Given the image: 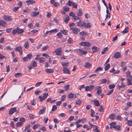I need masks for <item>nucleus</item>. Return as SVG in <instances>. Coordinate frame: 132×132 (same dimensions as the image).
I'll return each mask as SVG.
<instances>
[{
  "label": "nucleus",
  "instance_id": "37",
  "mask_svg": "<svg viewBox=\"0 0 132 132\" xmlns=\"http://www.w3.org/2000/svg\"><path fill=\"white\" fill-rule=\"evenodd\" d=\"M26 2L28 4H32L35 2V1L33 0H28L26 1Z\"/></svg>",
  "mask_w": 132,
  "mask_h": 132
},
{
  "label": "nucleus",
  "instance_id": "62",
  "mask_svg": "<svg viewBox=\"0 0 132 132\" xmlns=\"http://www.w3.org/2000/svg\"><path fill=\"white\" fill-rule=\"evenodd\" d=\"M42 82H39L37 83L35 85V86L36 87L39 86L42 83Z\"/></svg>",
  "mask_w": 132,
  "mask_h": 132
},
{
  "label": "nucleus",
  "instance_id": "12",
  "mask_svg": "<svg viewBox=\"0 0 132 132\" xmlns=\"http://www.w3.org/2000/svg\"><path fill=\"white\" fill-rule=\"evenodd\" d=\"M121 56V53L118 52H117L114 55V57L116 59H118L120 58Z\"/></svg>",
  "mask_w": 132,
  "mask_h": 132
},
{
  "label": "nucleus",
  "instance_id": "22",
  "mask_svg": "<svg viewBox=\"0 0 132 132\" xmlns=\"http://www.w3.org/2000/svg\"><path fill=\"white\" fill-rule=\"evenodd\" d=\"M103 68L101 67H98L94 71L95 72H98L103 70Z\"/></svg>",
  "mask_w": 132,
  "mask_h": 132
},
{
  "label": "nucleus",
  "instance_id": "27",
  "mask_svg": "<svg viewBox=\"0 0 132 132\" xmlns=\"http://www.w3.org/2000/svg\"><path fill=\"white\" fill-rule=\"evenodd\" d=\"M116 125V123L115 122H113L111 123L110 124V128H114L115 127V125Z\"/></svg>",
  "mask_w": 132,
  "mask_h": 132
},
{
  "label": "nucleus",
  "instance_id": "36",
  "mask_svg": "<svg viewBox=\"0 0 132 132\" xmlns=\"http://www.w3.org/2000/svg\"><path fill=\"white\" fill-rule=\"evenodd\" d=\"M22 74L21 73H18L15 75L14 76L16 78H19L20 76H21L22 75Z\"/></svg>",
  "mask_w": 132,
  "mask_h": 132
},
{
  "label": "nucleus",
  "instance_id": "29",
  "mask_svg": "<svg viewBox=\"0 0 132 132\" xmlns=\"http://www.w3.org/2000/svg\"><path fill=\"white\" fill-rule=\"evenodd\" d=\"M128 28L127 27L125 28V29L122 32V34H125L128 32Z\"/></svg>",
  "mask_w": 132,
  "mask_h": 132
},
{
  "label": "nucleus",
  "instance_id": "19",
  "mask_svg": "<svg viewBox=\"0 0 132 132\" xmlns=\"http://www.w3.org/2000/svg\"><path fill=\"white\" fill-rule=\"evenodd\" d=\"M69 20V16H66L64 19V20L65 23H68Z\"/></svg>",
  "mask_w": 132,
  "mask_h": 132
},
{
  "label": "nucleus",
  "instance_id": "16",
  "mask_svg": "<svg viewBox=\"0 0 132 132\" xmlns=\"http://www.w3.org/2000/svg\"><path fill=\"white\" fill-rule=\"evenodd\" d=\"M85 24V22H84L80 21L78 23L77 25L78 26L81 27L82 26H84Z\"/></svg>",
  "mask_w": 132,
  "mask_h": 132
},
{
  "label": "nucleus",
  "instance_id": "21",
  "mask_svg": "<svg viewBox=\"0 0 132 132\" xmlns=\"http://www.w3.org/2000/svg\"><path fill=\"white\" fill-rule=\"evenodd\" d=\"M92 51L93 52H96L98 51L99 50V48L97 47L96 46H93L92 48Z\"/></svg>",
  "mask_w": 132,
  "mask_h": 132
},
{
  "label": "nucleus",
  "instance_id": "1",
  "mask_svg": "<svg viewBox=\"0 0 132 132\" xmlns=\"http://www.w3.org/2000/svg\"><path fill=\"white\" fill-rule=\"evenodd\" d=\"M24 32L23 29L19 28L18 27L14 29L12 31V33L14 35L16 33L20 34Z\"/></svg>",
  "mask_w": 132,
  "mask_h": 132
},
{
  "label": "nucleus",
  "instance_id": "46",
  "mask_svg": "<svg viewBox=\"0 0 132 132\" xmlns=\"http://www.w3.org/2000/svg\"><path fill=\"white\" fill-rule=\"evenodd\" d=\"M73 42L71 38L70 37L67 40V42L68 43H71Z\"/></svg>",
  "mask_w": 132,
  "mask_h": 132
},
{
  "label": "nucleus",
  "instance_id": "25",
  "mask_svg": "<svg viewBox=\"0 0 132 132\" xmlns=\"http://www.w3.org/2000/svg\"><path fill=\"white\" fill-rule=\"evenodd\" d=\"M79 34L81 36H82L83 35L88 36V34L87 32L84 31H82L80 32L79 33Z\"/></svg>",
  "mask_w": 132,
  "mask_h": 132
},
{
  "label": "nucleus",
  "instance_id": "43",
  "mask_svg": "<svg viewBox=\"0 0 132 132\" xmlns=\"http://www.w3.org/2000/svg\"><path fill=\"white\" fill-rule=\"evenodd\" d=\"M61 31L62 32L63 34L65 35H67L68 34V31L67 30H61Z\"/></svg>",
  "mask_w": 132,
  "mask_h": 132
},
{
  "label": "nucleus",
  "instance_id": "35",
  "mask_svg": "<svg viewBox=\"0 0 132 132\" xmlns=\"http://www.w3.org/2000/svg\"><path fill=\"white\" fill-rule=\"evenodd\" d=\"M110 67V65L109 64H107L104 67V69L105 71L108 70Z\"/></svg>",
  "mask_w": 132,
  "mask_h": 132
},
{
  "label": "nucleus",
  "instance_id": "49",
  "mask_svg": "<svg viewBox=\"0 0 132 132\" xmlns=\"http://www.w3.org/2000/svg\"><path fill=\"white\" fill-rule=\"evenodd\" d=\"M29 117L31 119H33L34 118H36V117L34 115H33L31 114H29Z\"/></svg>",
  "mask_w": 132,
  "mask_h": 132
},
{
  "label": "nucleus",
  "instance_id": "13",
  "mask_svg": "<svg viewBox=\"0 0 132 132\" xmlns=\"http://www.w3.org/2000/svg\"><path fill=\"white\" fill-rule=\"evenodd\" d=\"M58 31L57 30V29H52L50 31H47L46 33L47 34H50L52 32H55L56 33Z\"/></svg>",
  "mask_w": 132,
  "mask_h": 132
},
{
  "label": "nucleus",
  "instance_id": "4",
  "mask_svg": "<svg viewBox=\"0 0 132 132\" xmlns=\"http://www.w3.org/2000/svg\"><path fill=\"white\" fill-rule=\"evenodd\" d=\"M96 89L97 90V94L100 95L102 93V90L101 89V87L99 86H97L96 87Z\"/></svg>",
  "mask_w": 132,
  "mask_h": 132
},
{
  "label": "nucleus",
  "instance_id": "20",
  "mask_svg": "<svg viewBox=\"0 0 132 132\" xmlns=\"http://www.w3.org/2000/svg\"><path fill=\"white\" fill-rule=\"evenodd\" d=\"M116 115L114 114H111L109 116V118L111 120H113L115 118Z\"/></svg>",
  "mask_w": 132,
  "mask_h": 132
},
{
  "label": "nucleus",
  "instance_id": "54",
  "mask_svg": "<svg viewBox=\"0 0 132 132\" xmlns=\"http://www.w3.org/2000/svg\"><path fill=\"white\" fill-rule=\"evenodd\" d=\"M95 114V112L92 109H91V113H90V114L91 116L92 117H94V115Z\"/></svg>",
  "mask_w": 132,
  "mask_h": 132
},
{
  "label": "nucleus",
  "instance_id": "40",
  "mask_svg": "<svg viewBox=\"0 0 132 132\" xmlns=\"http://www.w3.org/2000/svg\"><path fill=\"white\" fill-rule=\"evenodd\" d=\"M23 124V123L21 122H20L17 123L16 125L17 127H21Z\"/></svg>",
  "mask_w": 132,
  "mask_h": 132
},
{
  "label": "nucleus",
  "instance_id": "30",
  "mask_svg": "<svg viewBox=\"0 0 132 132\" xmlns=\"http://www.w3.org/2000/svg\"><path fill=\"white\" fill-rule=\"evenodd\" d=\"M61 64L63 67H67L68 66V64L69 63L68 62H63L61 63Z\"/></svg>",
  "mask_w": 132,
  "mask_h": 132
},
{
  "label": "nucleus",
  "instance_id": "18",
  "mask_svg": "<svg viewBox=\"0 0 132 132\" xmlns=\"http://www.w3.org/2000/svg\"><path fill=\"white\" fill-rule=\"evenodd\" d=\"M117 86L118 87V89H120L121 88H123L125 87V86L123 82L121 83V85H118Z\"/></svg>",
  "mask_w": 132,
  "mask_h": 132
},
{
  "label": "nucleus",
  "instance_id": "17",
  "mask_svg": "<svg viewBox=\"0 0 132 132\" xmlns=\"http://www.w3.org/2000/svg\"><path fill=\"white\" fill-rule=\"evenodd\" d=\"M63 71L64 73L65 74H70V72L69 70L65 68H64L63 69Z\"/></svg>",
  "mask_w": 132,
  "mask_h": 132
},
{
  "label": "nucleus",
  "instance_id": "59",
  "mask_svg": "<svg viewBox=\"0 0 132 132\" xmlns=\"http://www.w3.org/2000/svg\"><path fill=\"white\" fill-rule=\"evenodd\" d=\"M74 117L73 116H71L69 117L68 119V121H71V120H72L74 119Z\"/></svg>",
  "mask_w": 132,
  "mask_h": 132
},
{
  "label": "nucleus",
  "instance_id": "39",
  "mask_svg": "<svg viewBox=\"0 0 132 132\" xmlns=\"http://www.w3.org/2000/svg\"><path fill=\"white\" fill-rule=\"evenodd\" d=\"M108 50V47H106L104 48L103 50L101 52L102 54H103L105 52L107 51Z\"/></svg>",
  "mask_w": 132,
  "mask_h": 132
},
{
  "label": "nucleus",
  "instance_id": "44",
  "mask_svg": "<svg viewBox=\"0 0 132 132\" xmlns=\"http://www.w3.org/2000/svg\"><path fill=\"white\" fill-rule=\"evenodd\" d=\"M98 111L101 112H103V107L102 105L100 106L98 109Z\"/></svg>",
  "mask_w": 132,
  "mask_h": 132
},
{
  "label": "nucleus",
  "instance_id": "53",
  "mask_svg": "<svg viewBox=\"0 0 132 132\" xmlns=\"http://www.w3.org/2000/svg\"><path fill=\"white\" fill-rule=\"evenodd\" d=\"M70 16H72L73 18L75 15V14L73 12H71L69 14Z\"/></svg>",
  "mask_w": 132,
  "mask_h": 132
},
{
  "label": "nucleus",
  "instance_id": "48",
  "mask_svg": "<svg viewBox=\"0 0 132 132\" xmlns=\"http://www.w3.org/2000/svg\"><path fill=\"white\" fill-rule=\"evenodd\" d=\"M130 72L128 71L126 72V76L128 77L129 78L131 76L130 75Z\"/></svg>",
  "mask_w": 132,
  "mask_h": 132
},
{
  "label": "nucleus",
  "instance_id": "15",
  "mask_svg": "<svg viewBox=\"0 0 132 132\" xmlns=\"http://www.w3.org/2000/svg\"><path fill=\"white\" fill-rule=\"evenodd\" d=\"M22 48L21 46H18L16 47L15 49V51L20 52H21V55L22 54Z\"/></svg>",
  "mask_w": 132,
  "mask_h": 132
},
{
  "label": "nucleus",
  "instance_id": "38",
  "mask_svg": "<svg viewBox=\"0 0 132 132\" xmlns=\"http://www.w3.org/2000/svg\"><path fill=\"white\" fill-rule=\"evenodd\" d=\"M94 103L96 106H98L100 105V104L98 100H95L94 101Z\"/></svg>",
  "mask_w": 132,
  "mask_h": 132
},
{
  "label": "nucleus",
  "instance_id": "42",
  "mask_svg": "<svg viewBox=\"0 0 132 132\" xmlns=\"http://www.w3.org/2000/svg\"><path fill=\"white\" fill-rule=\"evenodd\" d=\"M64 90H65L67 91L69 89V85L68 84L66 85L64 87Z\"/></svg>",
  "mask_w": 132,
  "mask_h": 132
},
{
  "label": "nucleus",
  "instance_id": "55",
  "mask_svg": "<svg viewBox=\"0 0 132 132\" xmlns=\"http://www.w3.org/2000/svg\"><path fill=\"white\" fill-rule=\"evenodd\" d=\"M115 86V85L114 84H111L109 86V87L110 89H112L114 88Z\"/></svg>",
  "mask_w": 132,
  "mask_h": 132
},
{
  "label": "nucleus",
  "instance_id": "63",
  "mask_svg": "<svg viewBox=\"0 0 132 132\" xmlns=\"http://www.w3.org/2000/svg\"><path fill=\"white\" fill-rule=\"evenodd\" d=\"M27 57L30 60L31 59L32 55L31 54H28L27 55Z\"/></svg>",
  "mask_w": 132,
  "mask_h": 132
},
{
  "label": "nucleus",
  "instance_id": "61",
  "mask_svg": "<svg viewBox=\"0 0 132 132\" xmlns=\"http://www.w3.org/2000/svg\"><path fill=\"white\" fill-rule=\"evenodd\" d=\"M39 125H34L32 127V129L34 130H35L36 128H38Z\"/></svg>",
  "mask_w": 132,
  "mask_h": 132
},
{
  "label": "nucleus",
  "instance_id": "58",
  "mask_svg": "<svg viewBox=\"0 0 132 132\" xmlns=\"http://www.w3.org/2000/svg\"><path fill=\"white\" fill-rule=\"evenodd\" d=\"M30 10L29 9H27L23 10L24 12L25 13H28L30 12Z\"/></svg>",
  "mask_w": 132,
  "mask_h": 132
},
{
  "label": "nucleus",
  "instance_id": "56",
  "mask_svg": "<svg viewBox=\"0 0 132 132\" xmlns=\"http://www.w3.org/2000/svg\"><path fill=\"white\" fill-rule=\"evenodd\" d=\"M116 119L119 120L121 121L122 120V118L120 116L118 115L116 116Z\"/></svg>",
  "mask_w": 132,
  "mask_h": 132
},
{
  "label": "nucleus",
  "instance_id": "47",
  "mask_svg": "<svg viewBox=\"0 0 132 132\" xmlns=\"http://www.w3.org/2000/svg\"><path fill=\"white\" fill-rule=\"evenodd\" d=\"M114 129H116L118 130H121L120 127L118 125L116 126L114 128Z\"/></svg>",
  "mask_w": 132,
  "mask_h": 132
},
{
  "label": "nucleus",
  "instance_id": "31",
  "mask_svg": "<svg viewBox=\"0 0 132 132\" xmlns=\"http://www.w3.org/2000/svg\"><path fill=\"white\" fill-rule=\"evenodd\" d=\"M85 24L84 26L86 28H89L91 27V25L89 23H85Z\"/></svg>",
  "mask_w": 132,
  "mask_h": 132
},
{
  "label": "nucleus",
  "instance_id": "26",
  "mask_svg": "<svg viewBox=\"0 0 132 132\" xmlns=\"http://www.w3.org/2000/svg\"><path fill=\"white\" fill-rule=\"evenodd\" d=\"M84 66L85 67L88 68L90 67L91 64L89 62H87L85 63Z\"/></svg>",
  "mask_w": 132,
  "mask_h": 132
},
{
  "label": "nucleus",
  "instance_id": "52",
  "mask_svg": "<svg viewBox=\"0 0 132 132\" xmlns=\"http://www.w3.org/2000/svg\"><path fill=\"white\" fill-rule=\"evenodd\" d=\"M72 5L74 8H77V5L74 2H73Z\"/></svg>",
  "mask_w": 132,
  "mask_h": 132
},
{
  "label": "nucleus",
  "instance_id": "28",
  "mask_svg": "<svg viewBox=\"0 0 132 132\" xmlns=\"http://www.w3.org/2000/svg\"><path fill=\"white\" fill-rule=\"evenodd\" d=\"M24 46L25 48L28 49L29 47L28 42H26L24 44Z\"/></svg>",
  "mask_w": 132,
  "mask_h": 132
},
{
  "label": "nucleus",
  "instance_id": "8",
  "mask_svg": "<svg viewBox=\"0 0 132 132\" xmlns=\"http://www.w3.org/2000/svg\"><path fill=\"white\" fill-rule=\"evenodd\" d=\"M3 19L5 21H11L12 19L10 16H7L6 15H4L3 16Z\"/></svg>",
  "mask_w": 132,
  "mask_h": 132
},
{
  "label": "nucleus",
  "instance_id": "41",
  "mask_svg": "<svg viewBox=\"0 0 132 132\" xmlns=\"http://www.w3.org/2000/svg\"><path fill=\"white\" fill-rule=\"evenodd\" d=\"M4 50H9L11 51L13 49L10 46H7L6 47L4 48Z\"/></svg>",
  "mask_w": 132,
  "mask_h": 132
},
{
  "label": "nucleus",
  "instance_id": "6",
  "mask_svg": "<svg viewBox=\"0 0 132 132\" xmlns=\"http://www.w3.org/2000/svg\"><path fill=\"white\" fill-rule=\"evenodd\" d=\"M44 95L43 97L41 96H39V99L40 101H42L43 100H45L48 96V95L47 93L45 94L44 93L43 94Z\"/></svg>",
  "mask_w": 132,
  "mask_h": 132
},
{
  "label": "nucleus",
  "instance_id": "45",
  "mask_svg": "<svg viewBox=\"0 0 132 132\" xmlns=\"http://www.w3.org/2000/svg\"><path fill=\"white\" fill-rule=\"evenodd\" d=\"M75 103L76 104L79 105L81 103L82 101L80 99H78L76 101Z\"/></svg>",
  "mask_w": 132,
  "mask_h": 132
},
{
  "label": "nucleus",
  "instance_id": "10",
  "mask_svg": "<svg viewBox=\"0 0 132 132\" xmlns=\"http://www.w3.org/2000/svg\"><path fill=\"white\" fill-rule=\"evenodd\" d=\"M76 52L78 53H80L83 55L86 54L87 52L85 51H82L81 49H78L76 50Z\"/></svg>",
  "mask_w": 132,
  "mask_h": 132
},
{
  "label": "nucleus",
  "instance_id": "14",
  "mask_svg": "<svg viewBox=\"0 0 132 132\" xmlns=\"http://www.w3.org/2000/svg\"><path fill=\"white\" fill-rule=\"evenodd\" d=\"M39 13V12H35L34 11L32 12L30 14V15L32 17H36L37 15H38Z\"/></svg>",
  "mask_w": 132,
  "mask_h": 132
},
{
  "label": "nucleus",
  "instance_id": "32",
  "mask_svg": "<svg viewBox=\"0 0 132 132\" xmlns=\"http://www.w3.org/2000/svg\"><path fill=\"white\" fill-rule=\"evenodd\" d=\"M44 109H42L40 110L39 111V114H42L45 111V107L43 108Z\"/></svg>",
  "mask_w": 132,
  "mask_h": 132
},
{
  "label": "nucleus",
  "instance_id": "33",
  "mask_svg": "<svg viewBox=\"0 0 132 132\" xmlns=\"http://www.w3.org/2000/svg\"><path fill=\"white\" fill-rule=\"evenodd\" d=\"M38 60H39V62L42 63L45 61V59L44 57H42L40 58H39L38 59Z\"/></svg>",
  "mask_w": 132,
  "mask_h": 132
},
{
  "label": "nucleus",
  "instance_id": "57",
  "mask_svg": "<svg viewBox=\"0 0 132 132\" xmlns=\"http://www.w3.org/2000/svg\"><path fill=\"white\" fill-rule=\"evenodd\" d=\"M19 121L21 122H22L23 123L25 121V119L24 118H21L19 120Z\"/></svg>",
  "mask_w": 132,
  "mask_h": 132
},
{
  "label": "nucleus",
  "instance_id": "60",
  "mask_svg": "<svg viewBox=\"0 0 132 132\" xmlns=\"http://www.w3.org/2000/svg\"><path fill=\"white\" fill-rule=\"evenodd\" d=\"M57 35L59 38H61L62 36V33L60 32L57 33Z\"/></svg>",
  "mask_w": 132,
  "mask_h": 132
},
{
  "label": "nucleus",
  "instance_id": "5",
  "mask_svg": "<svg viewBox=\"0 0 132 132\" xmlns=\"http://www.w3.org/2000/svg\"><path fill=\"white\" fill-rule=\"evenodd\" d=\"M79 44L81 46H85L88 47H89L91 45L90 43L87 42L80 43Z\"/></svg>",
  "mask_w": 132,
  "mask_h": 132
},
{
  "label": "nucleus",
  "instance_id": "50",
  "mask_svg": "<svg viewBox=\"0 0 132 132\" xmlns=\"http://www.w3.org/2000/svg\"><path fill=\"white\" fill-rule=\"evenodd\" d=\"M32 66L34 67H36L37 66V64L36 62L35 61H33L32 62Z\"/></svg>",
  "mask_w": 132,
  "mask_h": 132
},
{
  "label": "nucleus",
  "instance_id": "9",
  "mask_svg": "<svg viewBox=\"0 0 132 132\" xmlns=\"http://www.w3.org/2000/svg\"><path fill=\"white\" fill-rule=\"evenodd\" d=\"M7 25L6 22L2 20H0V26H2L3 27H5Z\"/></svg>",
  "mask_w": 132,
  "mask_h": 132
},
{
  "label": "nucleus",
  "instance_id": "51",
  "mask_svg": "<svg viewBox=\"0 0 132 132\" xmlns=\"http://www.w3.org/2000/svg\"><path fill=\"white\" fill-rule=\"evenodd\" d=\"M63 10L65 11H69V8L68 7H63Z\"/></svg>",
  "mask_w": 132,
  "mask_h": 132
},
{
  "label": "nucleus",
  "instance_id": "64",
  "mask_svg": "<svg viewBox=\"0 0 132 132\" xmlns=\"http://www.w3.org/2000/svg\"><path fill=\"white\" fill-rule=\"evenodd\" d=\"M31 103L32 105H35L36 104V102H35V100L31 101Z\"/></svg>",
  "mask_w": 132,
  "mask_h": 132
},
{
  "label": "nucleus",
  "instance_id": "34",
  "mask_svg": "<svg viewBox=\"0 0 132 132\" xmlns=\"http://www.w3.org/2000/svg\"><path fill=\"white\" fill-rule=\"evenodd\" d=\"M74 96V95L72 93H70L68 95V97L70 99L72 98Z\"/></svg>",
  "mask_w": 132,
  "mask_h": 132
},
{
  "label": "nucleus",
  "instance_id": "2",
  "mask_svg": "<svg viewBox=\"0 0 132 132\" xmlns=\"http://www.w3.org/2000/svg\"><path fill=\"white\" fill-rule=\"evenodd\" d=\"M94 86L92 85H90L89 86H86L85 87V91H91L94 89Z\"/></svg>",
  "mask_w": 132,
  "mask_h": 132
},
{
  "label": "nucleus",
  "instance_id": "11",
  "mask_svg": "<svg viewBox=\"0 0 132 132\" xmlns=\"http://www.w3.org/2000/svg\"><path fill=\"white\" fill-rule=\"evenodd\" d=\"M61 48H57L56 50V51L55 52H56V54L58 55H60L61 54Z\"/></svg>",
  "mask_w": 132,
  "mask_h": 132
},
{
  "label": "nucleus",
  "instance_id": "7",
  "mask_svg": "<svg viewBox=\"0 0 132 132\" xmlns=\"http://www.w3.org/2000/svg\"><path fill=\"white\" fill-rule=\"evenodd\" d=\"M15 112H16V108L15 107L12 108L10 109L9 111V114L11 115Z\"/></svg>",
  "mask_w": 132,
  "mask_h": 132
},
{
  "label": "nucleus",
  "instance_id": "23",
  "mask_svg": "<svg viewBox=\"0 0 132 132\" xmlns=\"http://www.w3.org/2000/svg\"><path fill=\"white\" fill-rule=\"evenodd\" d=\"M77 15L78 16H81L82 15V13L81 9H80L78 10V13L77 14Z\"/></svg>",
  "mask_w": 132,
  "mask_h": 132
},
{
  "label": "nucleus",
  "instance_id": "3",
  "mask_svg": "<svg viewBox=\"0 0 132 132\" xmlns=\"http://www.w3.org/2000/svg\"><path fill=\"white\" fill-rule=\"evenodd\" d=\"M70 29L72 30L73 33L75 34H78L80 31V29L77 28H70Z\"/></svg>",
  "mask_w": 132,
  "mask_h": 132
},
{
  "label": "nucleus",
  "instance_id": "24",
  "mask_svg": "<svg viewBox=\"0 0 132 132\" xmlns=\"http://www.w3.org/2000/svg\"><path fill=\"white\" fill-rule=\"evenodd\" d=\"M45 71L47 73H52L53 72V69H47L45 70Z\"/></svg>",
  "mask_w": 132,
  "mask_h": 132
}]
</instances>
